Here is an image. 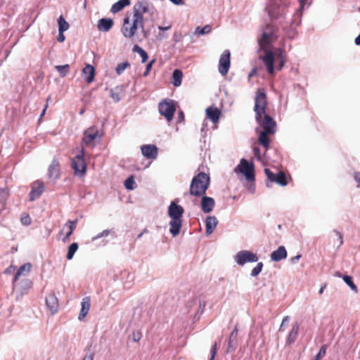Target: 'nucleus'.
Listing matches in <instances>:
<instances>
[{"instance_id": "1", "label": "nucleus", "mask_w": 360, "mask_h": 360, "mask_svg": "<svg viewBox=\"0 0 360 360\" xmlns=\"http://www.w3.org/2000/svg\"><path fill=\"white\" fill-rule=\"evenodd\" d=\"M184 209L178 205L176 201H172L168 207V215L171 218L169 221V232L173 236H176L182 226V217Z\"/></svg>"}, {"instance_id": "2", "label": "nucleus", "mask_w": 360, "mask_h": 360, "mask_svg": "<svg viewBox=\"0 0 360 360\" xmlns=\"http://www.w3.org/2000/svg\"><path fill=\"white\" fill-rule=\"evenodd\" d=\"M210 179L205 172H199L195 175L191 183L189 193L195 197L202 196L210 186Z\"/></svg>"}, {"instance_id": "3", "label": "nucleus", "mask_w": 360, "mask_h": 360, "mask_svg": "<svg viewBox=\"0 0 360 360\" xmlns=\"http://www.w3.org/2000/svg\"><path fill=\"white\" fill-rule=\"evenodd\" d=\"M285 58V51L281 49H276L273 53L271 51L266 50L265 56L262 58V60L266 67L267 71L269 74L274 73V61L275 59Z\"/></svg>"}, {"instance_id": "4", "label": "nucleus", "mask_w": 360, "mask_h": 360, "mask_svg": "<svg viewBox=\"0 0 360 360\" xmlns=\"http://www.w3.org/2000/svg\"><path fill=\"white\" fill-rule=\"evenodd\" d=\"M144 20L132 18V24L129 25V17L126 16L123 20L122 32L126 38L132 39L139 27H142Z\"/></svg>"}, {"instance_id": "5", "label": "nucleus", "mask_w": 360, "mask_h": 360, "mask_svg": "<svg viewBox=\"0 0 360 360\" xmlns=\"http://www.w3.org/2000/svg\"><path fill=\"white\" fill-rule=\"evenodd\" d=\"M267 105L266 94L264 90L257 89L255 98L254 111L255 112V120L259 119L261 115L266 112Z\"/></svg>"}, {"instance_id": "6", "label": "nucleus", "mask_w": 360, "mask_h": 360, "mask_svg": "<svg viewBox=\"0 0 360 360\" xmlns=\"http://www.w3.org/2000/svg\"><path fill=\"white\" fill-rule=\"evenodd\" d=\"M158 110L160 115L170 122L173 120L176 111V103L172 100L165 99L159 103Z\"/></svg>"}, {"instance_id": "7", "label": "nucleus", "mask_w": 360, "mask_h": 360, "mask_svg": "<svg viewBox=\"0 0 360 360\" xmlns=\"http://www.w3.org/2000/svg\"><path fill=\"white\" fill-rule=\"evenodd\" d=\"M236 173H242L248 181L255 180L254 165L243 158L240 164L234 169Z\"/></svg>"}, {"instance_id": "8", "label": "nucleus", "mask_w": 360, "mask_h": 360, "mask_svg": "<svg viewBox=\"0 0 360 360\" xmlns=\"http://www.w3.org/2000/svg\"><path fill=\"white\" fill-rule=\"evenodd\" d=\"M276 28L273 25H267L263 30L262 38L259 39V44L261 49L269 45L273 40L276 39Z\"/></svg>"}, {"instance_id": "9", "label": "nucleus", "mask_w": 360, "mask_h": 360, "mask_svg": "<svg viewBox=\"0 0 360 360\" xmlns=\"http://www.w3.org/2000/svg\"><path fill=\"white\" fill-rule=\"evenodd\" d=\"M84 150H81L80 154L76 155L72 160V168L75 171V174L79 176H83L86 173V165L84 160Z\"/></svg>"}, {"instance_id": "10", "label": "nucleus", "mask_w": 360, "mask_h": 360, "mask_svg": "<svg viewBox=\"0 0 360 360\" xmlns=\"http://www.w3.org/2000/svg\"><path fill=\"white\" fill-rule=\"evenodd\" d=\"M285 10V6L281 3V0H274L271 2L269 6V15L271 19H278L284 15Z\"/></svg>"}, {"instance_id": "11", "label": "nucleus", "mask_w": 360, "mask_h": 360, "mask_svg": "<svg viewBox=\"0 0 360 360\" xmlns=\"http://www.w3.org/2000/svg\"><path fill=\"white\" fill-rule=\"evenodd\" d=\"M257 122L263 127V131L270 134H274L276 126L274 120L269 115L265 113L261 115L259 119L256 120Z\"/></svg>"}, {"instance_id": "12", "label": "nucleus", "mask_w": 360, "mask_h": 360, "mask_svg": "<svg viewBox=\"0 0 360 360\" xmlns=\"http://www.w3.org/2000/svg\"><path fill=\"white\" fill-rule=\"evenodd\" d=\"M258 259L256 254L248 250H241L235 256V261L239 265H244L247 262H256Z\"/></svg>"}, {"instance_id": "13", "label": "nucleus", "mask_w": 360, "mask_h": 360, "mask_svg": "<svg viewBox=\"0 0 360 360\" xmlns=\"http://www.w3.org/2000/svg\"><path fill=\"white\" fill-rule=\"evenodd\" d=\"M13 290L16 292V297L18 299L28 292L32 286V281L29 278H24L19 283L13 282Z\"/></svg>"}, {"instance_id": "14", "label": "nucleus", "mask_w": 360, "mask_h": 360, "mask_svg": "<svg viewBox=\"0 0 360 360\" xmlns=\"http://www.w3.org/2000/svg\"><path fill=\"white\" fill-rule=\"evenodd\" d=\"M148 12V3L146 0H139L133 6V17L144 20L143 15Z\"/></svg>"}, {"instance_id": "15", "label": "nucleus", "mask_w": 360, "mask_h": 360, "mask_svg": "<svg viewBox=\"0 0 360 360\" xmlns=\"http://www.w3.org/2000/svg\"><path fill=\"white\" fill-rule=\"evenodd\" d=\"M264 173L271 182H275L282 186H285L288 184L286 176L283 172H278V173L274 174L269 169L266 168L264 169Z\"/></svg>"}, {"instance_id": "16", "label": "nucleus", "mask_w": 360, "mask_h": 360, "mask_svg": "<svg viewBox=\"0 0 360 360\" xmlns=\"http://www.w3.org/2000/svg\"><path fill=\"white\" fill-rule=\"evenodd\" d=\"M231 53L229 50H225L220 56L219 61V72L222 76L227 75L230 68Z\"/></svg>"}, {"instance_id": "17", "label": "nucleus", "mask_w": 360, "mask_h": 360, "mask_svg": "<svg viewBox=\"0 0 360 360\" xmlns=\"http://www.w3.org/2000/svg\"><path fill=\"white\" fill-rule=\"evenodd\" d=\"M101 139L98 136V131L94 127L87 129L84 133L83 142L86 146H94V141L97 139L99 141Z\"/></svg>"}, {"instance_id": "18", "label": "nucleus", "mask_w": 360, "mask_h": 360, "mask_svg": "<svg viewBox=\"0 0 360 360\" xmlns=\"http://www.w3.org/2000/svg\"><path fill=\"white\" fill-rule=\"evenodd\" d=\"M44 191V183L41 181H36L32 185V189L30 193V200L34 201L38 199Z\"/></svg>"}, {"instance_id": "19", "label": "nucleus", "mask_w": 360, "mask_h": 360, "mask_svg": "<svg viewBox=\"0 0 360 360\" xmlns=\"http://www.w3.org/2000/svg\"><path fill=\"white\" fill-rule=\"evenodd\" d=\"M141 153L148 159H155L158 156V148L155 145H143L141 146Z\"/></svg>"}, {"instance_id": "20", "label": "nucleus", "mask_w": 360, "mask_h": 360, "mask_svg": "<svg viewBox=\"0 0 360 360\" xmlns=\"http://www.w3.org/2000/svg\"><path fill=\"white\" fill-rule=\"evenodd\" d=\"M59 162L53 159L48 169V176L50 179L56 180L60 177Z\"/></svg>"}, {"instance_id": "21", "label": "nucleus", "mask_w": 360, "mask_h": 360, "mask_svg": "<svg viewBox=\"0 0 360 360\" xmlns=\"http://www.w3.org/2000/svg\"><path fill=\"white\" fill-rule=\"evenodd\" d=\"M215 205L214 198L208 196H202L201 199V208L204 213L211 212Z\"/></svg>"}, {"instance_id": "22", "label": "nucleus", "mask_w": 360, "mask_h": 360, "mask_svg": "<svg viewBox=\"0 0 360 360\" xmlns=\"http://www.w3.org/2000/svg\"><path fill=\"white\" fill-rule=\"evenodd\" d=\"M46 304L52 314H54L57 312L58 309V298L54 293H50L46 297Z\"/></svg>"}, {"instance_id": "23", "label": "nucleus", "mask_w": 360, "mask_h": 360, "mask_svg": "<svg viewBox=\"0 0 360 360\" xmlns=\"http://www.w3.org/2000/svg\"><path fill=\"white\" fill-rule=\"evenodd\" d=\"M82 77L88 84L91 83L95 77V69L91 65H86L82 70Z\"/></svg>"}, {"instance_id": "24", "label": "nucleus", "mask_w": 360, "mask_h": 360, "mask_svg": "<svg viewBox=\"0 0 360 360\" xmlns=\"http://www.w3.org/2000/svg\"><path fill=\"white\" fill-rule=\"evenodd\" d=\"M205 307V301L198 297L193 298L191 304H188L189 308L193 309L194 310L196 309L197 314H201L204 311Z\"/></svg>"}, {"instance_id": "25", "label": "nucleus", "mask_w": 360, "mask_h": 360, "mask_svg": "<svg viewBox=\"0 0 360 360\" xmlns=\"http://www.w3.org/2000/svg\"><path fill=\"white\" fill-rule=\"evenodd\" d=\"M287 251L284 246H279L277 250L271 254V259L274 262H279L287 257Z\"/></svg>"}, {"instance_id": "26", "label": "nucleus", "mask_w": 360, "mask_h": 360, "mask_svg": "<svg viewBox=\"0 0 360 360\" xmlns=\"http://www.w3.org/2000/svg\"><path fill=\"white\" fill-rule=\"evenodd\" d=\"M218 224L217 219L214 216H209L205 220V233L206 234L210 235L212 233L217 225Z\"/></svg>"}, {"instance_id": "27", "label": "nucleus", "mask_w": 360, "mask_h": 360, "mask_svg": "<svg viewBox=\"0 0 360 360\" xmlns=\"http://www.w3.org/2000/svg\"><path fill=\"white\" fill-rule=\"evenodd\" d=\"M113 25V20L110 18H101L98 23V29L102 32H108Z\"/></svg>"}, {"instance_id": "28", "label": "nucleus", "mask_w": 360, "mask_h": 360, "mask_svg": "<svg viewBox=\"0 0 360 360\" xmlns=\"http://www.w3.org/2000/svg\"><path fill=\"white\" fill-rule=\"evenodd\" d=\"M207 116L213 123L219 121L221 111L217 108H207L206 110Z\"/></svg>"}, {"instance_id": "29", "label": "nucleus", "mask_w": 360, "mask_h": 360, "mask_svg": "<svg viewBox=\"0 0 360 360\" xmlns=\"http://www.w3.org/2000/svg\"><path fill=\"white\" fill-rule=\"evenodd\" d=\"M77 224V219L73 220V221L69 220L65 224L64 229L65 227H68V231H67L65 237L63 238V241L64 243H66V242L69 241L70 237L71 236V235L72 234L74 230L75 229Z\"/></svg>"}, {"instance_id": "30", "label": "nucleus", "mask_w": 360, "mask_h": 360, "mask_svg": "<svg viewBox=\"0 0 360 360\" xmlns=\"http://www.w3.org/2000/svg\"><path fill=\"white\" fill-rule=\"evenodd\" d=\"M32 265L30 263H26L22 265L18 270L17 271L14 278H13V283H17L19 277L20 276H25L27 275L31 270Z\"/></svg>"}, {"instance_id": "31", "label": "nucleus", "mask_w": 360, "mask_h": 360, "mask_svg": "<svg viewBox=\"0 0 360 360\" xmlns=\"http://www.w3.org/2000/svg\"><path fill=\"white\" fill-rule=\"evenodd\" d=\"M238 336V329L236 327L230 334L226 352H232L236 348L235 342Z\"/></svg>"}, {"instance_id": "32", "label": "nucleus", "mask_w": 360, "mask_h": 360, "mask_svg": "<svg viewBox=\"0 0 360 360\" xmlns=\"http://www.w3.org/2000/svg\"><path fill=\"white\" fill-rule=\"evenodd\" d=\"M298 330H299V324L297 323H295L293 324L292 328L288 335V338L286 340L287 345H290L295 342V340L297 338V334H298Z\"/></svg>"}, {"instance_id": "33", "label": "nucleus", "mask_w": 360, "mask_h": 360, "mask_svg": "<svg viewBox=\"0 0 360 360\" xmlns=\"http://www.w3.org/2000/svg\"><path fill=\"white\" fill-rule=\"evenodd\" d=\"M130 0H119L112 6L110 11L116 13L122 11L125 6L130 5Z\"/></svg>"}, {"instance_id": "34", "label": "nucleus", "mask_w": 360, "mask_h": 360, "mask_svg": "<svg viewBox=\"0 0 360 360\" xmlns=\"http://www.w3.org/2000/svg\"><path fill=\"white\" fill-rule=\"evenodd\" d=\"M182 72L180 70L176 69L172 73L173 82L172 84L174 86H179L182 80Z\"/></svg>"}, {"instance_id": "35", "label": "nucleus", "mask_w": 360, "mask_h": 360, "mask_svg": "<svg viewBox=\"0 0 360 360\" xmlns=\"http://www.w3.org/2000/svg\"><path fill=\"white\" fill-rule=\"evenodd\" d=\"M269 134H271L265 131H261L259 136V143L265 148H267L269 144V139L268 138V135Z\"/></svg>"}, {"instance_id": "36", "label": "nucleus", "mask_w": 360, "mask_h": 360, "mask_svg": "<svg viewBox=\"0 0 360 360\" xmlns=\"http://www.w3.org/2000/svg\"><path fill=\"white\" fill-rule=\"evenodd\" d=\"M133 51L136 52V53H139L140 55V56L141 57V62L142 63H146L147 61L148 58V53L141 47H140L138 45H135L133 47Z\"/></svg>"}, {"instance_id": "37", "label": "nucleus", "mask_w": 360, "mask_h": 360, "mask_svg": "<svg viewBox=\"0 0 360 360\" xmlns=\"http://www.w3.org/2000/svg\"><path fill=\"white\" fill-rule=\"evenodd\" d=\"M55 69L58 71L61 77H65L70 72V65L68 64L56 65Z\"/></svg>"}, {"instance_id": "38", "label": "nucleus", "mask_w": 360, "mask_h": 360, "mask_svg": "<svg viewBox=\"0 0 360 360\" xmlns=\"http://www.w3.org/2000/svg\"><path fill=\"white\" fill-rule=\"evenodd\" d=\"M78 248H79V245H78L77 243H72L68 247V253H67V256H66V257L68 260H71L73 258L75 253L78 250Z\"/></svg>"}, {"instance_id": "39", "label": "nucleus", "mask_w": 360, "mask_h": 360, "mask_svg": "<svg viewBox=\"0 0 360 360\" xmlns=\"http://www.w3.org/2000/svg\"><path fill=\"white\" fill-rule=\"evenodd\" d=\"M343 281L345 282L347 285H348L350 288L354 290L355 292H358V289L356 285L352 281V278L350 276L345 275L342 276Z\"/></svg>"}, {"instance_id": "40", "label": "nucleus", "mask_w": 360, "mask_h": 360, "mask_svg": "<svg viewBox=\"0 0 360 360\" xmlns=\"http://www.w3.org/2000/svg\"><path fill=\"white\" fill-rule=\"evenodd\" d=\"M59 32H64L69 28V24L65 21L63 16L58 18Z\"/></svg>"}, {"instance_id": "41", "label": "nucleus", "mask_w": 360, "mask_h": 360, "mask_svg": "<svg viewBox=\"0 0 360 360\" xmlns=\"http://www.w3.org/2000/svg\"><path fill=\"white\" fill-rule=\"evenodd\" d=\"M212 30V27L210 25H207L203 27L200 28V27H197L195 28V33L198 35H204L209 34Z\"/></svg>"}, {"instance_id": "42", "label": "nucleus", "mask_w": 360, "mask_h": 360, "mask_svg": "<svg viewBox=\"0 0 360 360\" xmlns=\"http://www.w3.org/2000/svg\"><path fill=\"white\" fill-rule=\"evenodd\" d=\"M136 183L133 176H129L124 181V186L128 190H134Z\"/></svg>"}, {"instance_id": "43", "label": "nucleus", "mask_w": 360, "mask_h": 360, "mask_svg": "<svg viewBox=\"0 0 360 360\" xmlns=\"http://www.w3.org/2000/svg\"><path fill=\"white\" fill-rule=\"evenodd\" d=\"M129 65L130 64L128 62L119 63L115 69L116 73L119 75H121L125 70V69L128 68Z\"/></svg>"}, {"instance_id": "44", "label": "nucleus", "mask_w": 360, "mask_h": 360, "mask_svg": "<svg viewBox=\"0 0 360 360\" xmlns=\"http://www.w3.org/2000/svg\"><path fill=\"white\" fill-rule=\"evenodd\" d=\"M91 307V300L89 297H85L82 299L81 302V308L87 311H89Z\"/></svg>"}, {"instance_id": "45", "label": "nucleus", "mask_w": 360, "mask_h": 360, "mask_svg": "<svg viewBox=\"0 0 360 360\" xmlns=\"http://www.w3.org/2000/svg\"><path fill=\"white\" fill-rule=\"evenodd\" d=\"M263 268V263L259 262L257 263V266L253 268V269L251 271L250 275L252 276H257L262 270Z\"/></svg>"}, {"instance_id": "46", "label": "nucleus", "mask_w": 360, "mask_h": 360, "mask_svg": "<svg viewBox=\"0 0 360 360\" xmlns=\"http://www.w3.org/2000/svg\"><path fill=\"white\" fill-rule=\"evenodd\" d=\"M110 233H111V230H108V229L104 230L102 232H101L98 234H97L96 236L92 237L91 240L94 242V241H96V240H98V239H99L101 238L106 237Z\"/></svg>"}, {"instance_id": "47", "label": "nucleus", "mask_w": 360, "mask_h": 360, "mask_svg": "<svg viewBox=\"0 0 360 360\" xmlns=\"http://www.w3.org/2000/svg\"><path fill=\"white\" fill-rule=\"evenodd\" d=\"M326 345H323L321 346V349H319V352L316 355L315 359L317 360H321L326 354Z\"/></svg>"}, {"instance_id": "48", "label": "nucleus", "mask_w": 360, "mask_h": 360, "mask_svg": "<svg viewBox=\"0 0 360 360\" xmlns=\"http://www.w3.org/2000/svg\"><path fill=\"white\" fill-rule=\"evenodd\" d=\"M142 337V333L140 330H135L131 334V338L134 342H139Z\"/></svg>"}, {"instance_id": "49", "label": "nucleus", "mask_w": 360, "mask_h": 360, "mask_svg": "<svg viewBox=\"0 0 360 360\" xmlns=\"http://www.w3.org/2000/svg\"><path fill=\"white\" fill-rule=\"evenodd\" d=\"M333 232L335 233L337 237L336 241H338V248H339L343 243L342 235L337 230H334Z\"/></svg>"}, {"instance_id": "50", "label": "nucleus", "mask_w": 360, "mask_h": 360, "mask_svg": "<svg viewBox=\"0 0 360 360\" xmlns=\"http://www.w3.org/2000/svg\"><path fill=\"white\" fill-rule=\"evenodd\" d=\"M110 97L114 100L115 102H119L121 100L118 93L115 92L113 89L110 90Z\"/></svg>"}, {"instance_id": "51", "label": "nucleus", "mask_w": 360, "mask_h": 360, "mask_svg": "<svg viewBox=\"0 0 360 360\" xmlns=\"http://www.w3.org/2000/svg\"><path fill=\"white\" fill-rule=\"evenodd\" d=\"M289 321H290V317L288 316H285L283 317V319L282 320V322H281V324L280 328H279V331H283L284 330L283 329V326L285 324H288Z\"/></svg>"}, {"instance_id": "52", "label": "nucleus", "mask_w": 360, "mask_h": 360, "mask_svg": "<svg viewBox=\"0 0 360 360\" xmlns=\"http://www.w3.org/2000/svg\"><path fill=\"white\" fill-rule=\"evenodd\" d=\"M155 62V59H153L152 61H150L148 64H147L146 65V70L145 72H143V76L144 77H146L148 76V75L149 74L150 70H151V68L153 66V63Z\"/></svg>"}, {"instance_id": "53", "label": "nucleus", "mask_w": 360, "mask_h": 360, "mask_svg": "<svg viewBox=\"0 0 360 360\" xmlns=\"http://www.w3.org/2000/svg\"><path fill=\"white\" fill-rule=\"evenodd\" d=\"M216 353H217V342H215L212 349H211V354H210V360H214V356L216 355Z\"/></svg>"}, {"instance_id": "54", "label": "nucleus", "mask_w": 360, "mask_h": 360, "mask_svg": "<svg viewBox=\"0 0 360 360\" xmlns=\"http://www.w3.org/2000/svg\"><path fill=\"white\" fill-rule=\"evenodd\" d=\"M88 313H89V311L81 308L79 314L78 316V319L79 321L83 320L84 319V317L88 314Z\"/></svg>"}, {"instance_id": "55", "label": "nucleus", "mask_w": 360, "mask_h": 360, "mask_svg": "<svg viewBox=\"0 0 360 360\" xmlns=\"http://www.w3.org/2000/svg\"><path fill=\"white\" fill-rule=\"evenodd\" d=\"M253 153H254L255 156L257 157L258 160H262V158H261V155H260V151H259V148L255 147L253 148Z\"/></svg>"}, {"instance_id": "56", "label": "nucleus", "mask_w": 360, "mask_h": 360, "mask_svg": "<svg viewBox=\"0 0 360 360\" xmlns=\"http://www.w3.org/2000/svg\"><path fill=\"white\" fill-rule=\"evenodd\" d=\"M14 271H15V266L13 265H11L5 269L4 273L6 274H12L14 272Z\"/></svg>"}, {"instance_id": "57", "label": "nucleus", "mask_w": 360, "mask_h": 360, "mask_svg": "<svg viewBox=\"0 0 360 360\" xmlns=\"http://www.w3.org/2000/svg\"><path fill=\"white\" fill-rule=\"evenodd\" d=\"M21 221L25 225H29L31 223V219L29 216L23 217L21 219Z\"/></svg>"}, {"instance_id": "58", "label": "nucleus", "mask_w": 360, "mask_h": 360, "mask_svg": "<svg viewBox=\"0 0 360 360\" xmlns=\"http://www.w3.org/2000/svg\"><path fill=\"white\" fill-rule=\"evenodd\" d=\"M302 257V255L300 254L297 255L296 256L291 257L290 261L292 264L297 263L299 259Z\"/></svg>"}, {"instance_id": "59", "label": "nucleus", "mask_w": 360, "mask_h": 360, "mask_svg": "<svg viewBox=\"0 0 360 360\" xmlns=\"http://www.w3.org/2000/svg\"><path fill=\"white\" fill-rule=\"evenodd\" d=\"M94 359V354L92 352L86 353L83 360H93Z\"/></svg>"}, {"instance_id": "60", "label": "nucleus", "mask_w": 360, "mask_h": 360, "mask_svg": "<svg viewBox=\"0 0 360 360\" xmlns=\"http://www.w3.org/2000/svg\"><path fill=\"white\" fill-rule=\"evenodd\" d=\"M354 179L356 182H358L357 187L360 186V174L359 172L354 173Z\"/></svg>"}, {"instance_id": "61", "label": "nucleus", "mask_w": 360, "mask_h": 360, "mask_svg": "<svg viewBox=\"0 0 360 360\" xmlns=\"http://www.w3.org/2000/svg\"><path fill=\"white\" fill-rule=\"evenodd\" d=\"M65 37V35L63 34V32H59L58 34V41H60V42H63L64 41Z\"/></svg>"}, {"instance_id": "62", "label": "nucleus", "mask_w": 360, "mask_h": 360, "mask_svg": "<svg viewBox=\"0 0 360 360\" xmlns=\"http://www.w3.org/2000/svg\"><path fill=\"white\" fill-rule=\"evenodd\" d=\"M279 62L278 70H281L285 64V58H281L278 60Z\"/></svg>"}, {"instance_id": "63", "label": "nucleus", "mask_w": 360, "mask_h": 360, "mask_svg": "<svg viewBox=\"0 0 360 360\" xmlns=\"http://www.w3.org/2000/svg\"><path fill=\"white\" fill-rule=\"evenodd\" d=\"M141 29V32L145 38H147L148 37V32L144 28V25H143L142 27H140Z\"/></svg>"}, {"instance_id": "64", "label": "nucleus", "mask_w": 360, "mask_h": 360, "mask_svg": "<svg viewBox=\"0 0 360 360\" xmlns=\"http://www.w3.org/2000/svg\"><path fill=\"white\" fill-rule=\"evenodd\" d=\"M178 119L179 122H181L182 120H184V114L182 111H179L178 112Z\"/></svg>"}]
</instances>
